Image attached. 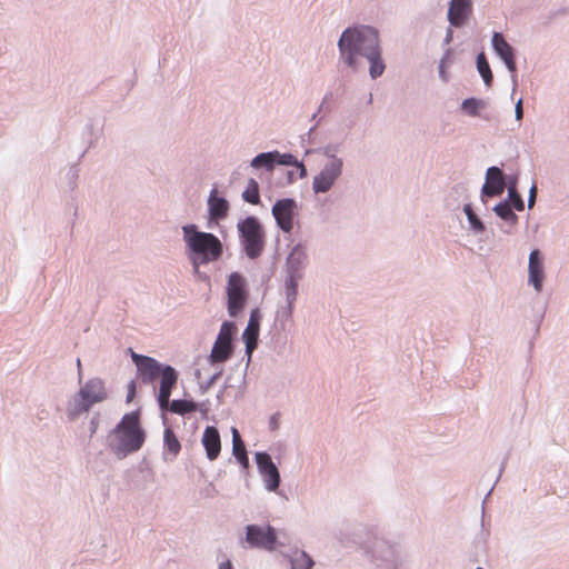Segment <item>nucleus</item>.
<instances>
[{"instance_id":"1","label":"nucleus","mask_w":569,"mask_h":569,"mask_svg":"<svg viewBox=\"0 0 569 569\" xmlns=\"http://www.w3.org/2000/svg\"><path fill=\"white\" fill-rule=\"evenodd\" d=\"M341 59L351 69L360 67V58H366L369 63V72L372 79L380 77L385 71L381 59L378 32L370 27L348 28L338 42Z\"/></svg>"},{"instance_id":"2","label":"nucleus","mask_w":569,"mask_h":569,"mask_svg":"<svg viewBox=\"0 0 569 569\" xmlns=\"http://www.w3.org/2000/svg\"><path fill=\"white\" fill-rule=\"evenodd\" d=\"M182 231L189 259L196 269L200 264L220 259L223 249L218 237L209 232L198 231L194 224L183 226Z\"/></svg>"},{"instance_id":"3","label":"nucleus","mask_w":569,"mask_h":569,"mask_svg":"<svg viewBox=\"0 0 569 569\" xmlns=\"http://www.w3.org/2000/svg\"><path fill=\"white\" fill-rule=\"evenodd\" d=\"M146 440L138 412L126 413L109 436V447L118 457L138 451Z\"/></svg>"},{"instance_id":"4","label":"nucleus","mask_w":569,"mask_h":569,"mask_svg":"<svg viewBox=\"0 0 569 569\" xmlns=\"http://www.w3.org/2000/svg\"><path fill=\"white\" fill-rule=\"evenodd\" d=\"M107 398L108 391L104 381L100 378H91L80 387L73 405L68 409V416L70 419H76Z\"/></svg>"},{"instance_id":"5","label":"nucleus","mask_w":569,"mask_h":569,"mask_svg":"<svg viewBox=\"0 0 569 569\" xmlns=\"http://www.w3.org/2000/svg\"><path fill=\"white\" fill-rule=\"evenodd\" d=\"M238 231L247 257L256 259L261 256L266 244V234L259 220L252 216L247 217L238 223Z\"/></svg>"},{"instance_id":"6","label":"nucleus","mask_w":569,"mask_h":569,"mask_svg":"<svg viewBox=\"0 0 569 569\" xmlns=\"http://www.w3.org/2000/svg\"><path fill=\"white\" fill-rule=\"evenodd\" d=\"M246 541L252 548L268 551L277 549L282 543L278 540L276 529L271 526L249 525L246 528Z\"/></svg>"},{"instance_id":"7","label":"nucleus","mask_w":569,"mask_h":569,"mask_svg":"<svg viewBox=\"0 0 569 569\" xmlns=\"http://www.w3.org/2000/svg\"><path fill=\"white\" fill-rule=\"evenodd\" d=\"M228 312L231 317H236L244 307L248 298L246 290V281L238 272H232L228 279Z\"/></svg>"},{"instance_id":"8","label":"nucleus","mask_w":569,"mask_h":569,"mask_svg":"<svg viewBox=\"0 0 569 569\" xmlns=\"http://www.w3.org/2000/svg\"><path fill=\"white\" fill-rule=\"evenodd\" d=\"M234 331V326L231 322H223L219 335L214 341L211 353L209 356V361L211 363H220L227 361L232 353V335Z\"/></svg>"},{"instance_id":"9","label":"nucleus","mask_w":569,"mask_h":569,"mask_svg":"<svg viewBox=\"0 0 569 569\" xmlns=\"http://www.w3.org/2000/svg\"><path fill=\"white\" fill-rule=\"evenodd\" d=\"M342 172V161L331 157L322 170L313 178L312 189L316 193H325L331 189Z\"/></svg>"},{"instance_id":"10","label":"nucleus","mask_w":569,"mask_h":569,"mask_svg":"<svg viewBox=\"0 0 569 569\" xmlns=\"http://www.w3.org/2000/svg\"><path fill=\"white\" fill-rule=\"evenodd\" d=\"M272 216L283 232H291L295 227V218L298 216L296 200L290 198L278 200L272 207Z\"/></svg>"},{"instance_id":"11","label":"nucleus","mask_w":569,"mask_h":569,"mask_svg":"<svg viewBox=\"0 0 569 569\" xmlns=\"http://www.w3.org/2000/svg\"><path fill=\"white\" fill-rule=\"evenodd\" d=\"M256 462L261 473L266 488L269 491H276L280 483V473L273 463L271 457L267 452H257Z\"/></svg>"},{"instance_id":"12","label":"nucleus","mask_w":569,"mask_h":569,"mask_svg":"<svg viewBox=\"0 0 569 569\" xmlns=\"http://www.w3.org/2000/svg\"><path fill=\"white\" fill-rule=\"evenodd\" d=\"M131 359L137 366L138 372L143 382L149 383L152 382L156 378L159 377L163 366L160 365L156 359L138 355L131 350Z\"/></svg>"},{"instance_id":"13","label":"nucleus","mask_w":569,"mask_h":569,"mask_svg":"<svg viewBox=\"0 0 569 569\" xmlns=\"http://www.w3.org/2000/svg\"><path fill=\"white\" fill-rule=\"evenodd\" d=\"M160 388L158 395L159 406L162 410L169 406L172 388L177 385L178 372L171 366H163L160 375Z\"/></svg>"},{"instance_id":"14","label":"nucleus","mask_w":569,"mask_h":569,"mask_svg":"<svg viewBox=\"0 0 569 569\" xmlns=\"http://www.w3.org/2000/svg\"><path fill=\"white\" fill-rule=\"evenodd\" d=\"M201 443L206 450V456L210 461H213L219 457L221 451V438L216 427L208 426L204 429Z\"/></svg>"},{"instance_id":"15","label":"nucleus","mask_w":569,"mask_h":569,"mask_svg":"<svg viewBox=\"0 0 569 569\" xmlns=\"http://www.w3.org/2000/svg\"><path fill=\"white\" fill-rule=\"evenodd\" d=\"M471 11V0H451L448 11V20L453 27H461Z\"/></svg>"},{"instance_id":"16","label":"nucleus","mask_w":569,"mask_h":569,"mask_svg":"<svg viewBox=\"0 0 569 569\" xmlns=\"http://www.w3.org/2000/svg\"><path fill=\"white\" fill-rule=\"evenodd\" d=\"M505 180L502 171L497 167H491L487 171L486 183L482 187V196L496 197L503 192Z\"/></svg>"},{"instance_id":"17","label":"nucleus","mask_w":569,"mask_h":569,"mask_svg":"<svg viewBox=\"0 0 569 569\" xmlns=\"http://www.w3.org/2000/svg\"><path fill=\"white\" fill-rule=\"evenodd\" d=\"M492 46L497 54L502 59L509 71H516V61L513 50L505 40L501 33L495 32L492 37Z\"/></svg>"},{"instance_id":"18","label":"nucleus","mask_w":569,"mask_h":569,"mask_svg":"<svg viewBox=\"0 0 569 569\" xmlns=\"http://www.w3.org/2000/svg\"><path fill=\"white\" fill-rule=\"evenodd\" d=\"M545 278L543 262L538 250H532L529 256V282L540 292Z\"/></svg>"},{"instance_id":"19","label":"nucleus","mask_w":569,"mask_h":569,"mask_svg":"<svg viewBox=\"0 0 569 569\" xmlns=\"http://www.w3.org/2000/svg\"><path fill=\"white\" fill-rule=\"evenodd\" d=\"M259 333V312L258 310H253L251 312L249 323L243 332V338L246 341V351L250 356L253 349L257 346Z\"/></svg>"},{"instance_id":"20","label":"nucleus","mask_w":569,"mask_h":569,"mask_svg":"<svg viewBox=\"0 0 569 569\" xmlns=\"http://www.w3.org/2000/svg\"><path fill=\"white\" fill-rule=\"evenodd\" d=\"M208 208L210 218L213 220H220L227 217L229 203L224 198L218 197L217 189H213L208 199Z\"/></svg>"},{"instance_id":"21","label":"nucleus","mask_w":569,"mask_h":569,"mask_svg":"<svg viewBox=\"0 0 569 569\" xmlns=\"http://www.w3.org/2000/svg\"><path fill=\"white\" fill-rule=\"evenodd\" d=\"M232 453L238 462L247 469L249 467V459L246 450L244 442L242 441L237 428H232Z\"/></svg>"},{"instance_id":"22","label":"nucleus","mask_w":569,"mask_h":569,"mask_svg":"<svg viewBox=\"0 0 569 569\" xmlns=\"http://www.w3.org/2000/svg\"><path fill=\"white\" fill-rule=\"evenodd\" d=\"M298 296V283L295 277H289L286 281V298H287V308L283 310V315L288 318L292 316L293 305L297 300Z\"/></svg>"},{"instance_id":"23","label":"nucleus","mask_w":569,"mask_h":569,"mask_svg":"<svg viewBox=\"0 0 569 569\" xmlns=\"http://www.w3.org/2000/svg\"><path fill=\"white\" fill-rule=\"evenodd\" d=\"M164 450L172 457H177L181 450V445L174 431L171 428H166L163 433Z\"/></svg>"},{"instance_id":"24","label":"nucleus","mask_w":569,"mask_h":569,"mask_svg":"<svg viewBox=\"0 0 569 569\" xmlns=\"http://www.w3.org/2000/svg\"><path fill=\"white\" fill-rule=\"evenodd\" d=\"M171 412L177 415H186L197 410V403L189 400H173L169 401L168 408Z\"/></svg>"},{"instance_id":"25","label":"nucleus","mask_w":569,"mask_h":569,"mask_svg":"<svg viewBox=\"0 0 569 569\" xmlns=\"http://www.w3.org/2000/svg\"><path fill=\"white\" fill-rule=\"evenodd\" d=\"M477 67H478V71L479 73L481 74L485 83L490 87L491 83H492V72H491V69L489 67V63L485 57L483 53H480L477 58Z\"/></svg>"},{"instance_id":"26","label":"nucleus","mask_w":569,"mask_h":569,"mask_svg":"<svg viewBox=\"0 0 569 569\" xmlns=\"http://www.w3.org/2000/svg\"><path fill=\"white\" fill-rule=\"evenodd\" d=\"M243 199L251 203L258 204L260 201L259 184L254 179H250L247 189L242 193Z\"/></svg>"},{"instance_id":"27","label":"nucleus","mask_w":569,"mask_h":569,"mask_svg":"<svg viewBox=\"0 0 569 569\" xmlns=\"http://www.w3.org/2000/svg\"><path fill=\"white\" fill-rule=\"evenodd\" d=\"M277 156H278L277 151L260 153L253 158V160L251 161V166L254 168L267 167V168L271 169L273 163L276 162Z\"/></svg>"},{"instance_id":"28","label":"nucleus","mask_w":569,"mask_h":569,"mask_svg":"<svg viewBox=\"0 0 569 569\" xmlns=\"http://www.w3.org/2000/svg\"><path fill=\"white\" fill-rule=\"evenodd\" d=\"M485 101L476 98H469L463 100L461 108L467 114L476 117L479 114V111L485 108Z\"/></svg>"},{"instance_id":"29","label":"nucleus","mask_w":569,"mask_h":569,"mask_svg":"<svg viewBox=\"0 0 569 569\" xmlns=\"http://www.w3.org/2000/svg\"><path fill=\"white\" fill-rule=\"evenodd\" d=\"M495 212L505 221L515 224L517 221V216L511 210V207L508 202H500L495 207Z\"/></svg>"},{"instance_id":"30","label":"nucleus","mask_w":569,"mask_h":569,"mask_svg":"<svg viewBox=\"0 0 569 569\" xmlns=\"http://www.w3.org/2000/svg\"><path fill=\"white\" fill-rule=\"evenodd\" d=\"M292 569H311L313 560L306 552H300L291 561Z\"/></svg>"},{"instance_id":"31","label":"nucleus","mask_w":569,"mask_h":569,"mask_svg":"<svg viewBox=\"0 0 569 569\" xmlns=\"http://www.w3.org/2000/svg\"><path fill=\"white\" fill-rule=\"evenodd\" d=\"M465 212H466L468 220H469L470 224L472 226V228L476 231H483V229H485L483 223L478 219V217L475 214V212L472 211L470 206L465 207Z\"/></svg>"},{"instance_id":"32","label":"nucleus","mask_w":569,"mask_h":569,"mask_svg":"<svg viewBox=\"0 0 569 569\" xmlns=\"http://www.w3.org/2000/svg\"><path fill=\"white\" fill-rule=\"evenodd\" d=\"M509 198L517 210H523V201L513 187L509 188Z\"/></svg>"},{"instance_id":"33","label":"nucleus","mask_w":569,"mask_h":569,"mask_svg":"<svg viewBox=\"0 0 569 569\" xmlns=\"http://www.w3.org/2000/svg\"><path fill=\"white\" fill-rule=\"evenodd\" d=\"M276 162H278L279 164H286V166L298 164V160L295 156H292L290 153L280 154L279 152H278V156L276 157Z\"/></svg>"},{"instance_id":"34","label":"nucleus","mask_w":569,"mask_h":569,"mask_svg":"<svg viewBox=\"0 0 569 569\" xmlns=\"http://www.w3.org/2000/svg\"><path fill=\"white\" fill-rule=\"evenodd\" d=\"M515 113H516V119L517 120H521L522 117H523V109H522V100H519L516 104V109H515Z\"/></svg>"},{"instance_id":"35","label":"nucleus","mask_w":569,"mask_h":569,"mask_svg":"<svg viewBox=\"0 0 569 569\" xmlns=\"http://www.w3.org/2000/svg\"><path fill=\"white\" fill-rule=\"evenodd\" d=\"M134 395H136V385L133 381H131L129 385V391L127 395V402L132 401V399L134 398Z\"/></svg>"},{"instance_id":"36","label":"nucleus","mask_w":569,"mask_h":569,"mask_svg":"<svg viewBox=\"0 0 569 569\" xmlns=\"http://www.w3.org/2000/svg\"><path fill=\"white\" fill-rule=\"evenodd\" d=\"M536 192H537V189L536 187L533 186L530 190V196H529V207L531 208L535 203V199H536Z\"/></svg>"},{"instance_id":"37","label":"nucleus","mask_w":569,"mask_h":569,"mask_svg":"<svg viewBox=\"0 0 569 569\" xmlns=\"http://www.w3.org/2000/svg\"><path fill=\"white\" fill-rule=\"evenodd\" d=\"M296 166L300 169V177L305 178L307 176L306 167L300 162H298V164H296Z\"/></svg>"},{"instance_id":"38","label":"nucleus","mask_w":569,"mask_h":569,"mask_svg":"<svg viewBox=\"0 0 569 569\" xmlns=\"http://www.w3.org/2000/svg\"><path fill=\"white\" fill-rule=\"evenodd\" d=\"M219 569H232V565L229 560L224 561V562H221L219 565Z\"/></svg>"},{"instance_id":"39","label":"nucleus","mask_w":569,"mask_h":569,"mask_svg":"<svg viewBox=\"0 0 569 569\" xmlns=\"http://www.w3.org/2000/svg\"><path fill=\"white\" fill-rule=\"evenodd\" d=\"M77 367H78L79 377H81L82 376V365H81L80 359L77 360Z\"/></svg>"},{"instance_id":"40","label":"nucleus","mask_w":569,"mask_h":569,"mask_svg":"<svg viewBox=\"0 0 569 569\" xmlns=\"http://www.w3.org/2000/svg\"><path fill=\"white\" fill-rule=\"evenodd\" d=\"M91 425H92V432H94V431H96V428H97V422H96V420H92V421H91Z\"/></svg>"}]
</instances>
